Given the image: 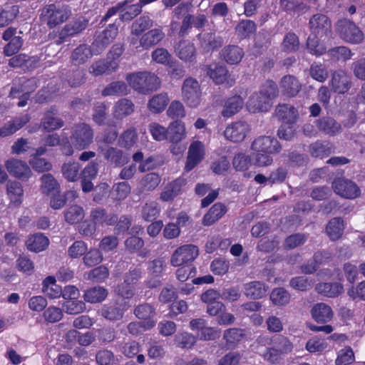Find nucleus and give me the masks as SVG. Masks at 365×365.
Segmentation results:
<instances>
[{
  "instance_id": "1",
  "label": "nucleus",
  "mask_w": 365,
  "mask_h": 365,
  "mask_svg": "<svg viewBox=\"0 0 365 365\" xmlns=\"http://www.w3.org/2000/svg\"><path fill=\"white\" fill-rule=\"evenodd\" d=\"M309 25L311 34L307 39V48L312 54L320 56L326 51L320 40L331 32V21L326 15L317 14L310 19Z\"/></svg>"
},
{
  "instance_id": "2",
  "label": "nucleus",
  "mask_w": 365,
  "mask_h": 365,
  "mask_svg": "<svg viewBox=\"0 0 365 365\" xmlns=\"http://www.w3.org/2000/svg\"><path fill=\"white\" fill-rule=\"evenodd\" d=\"M126 80L134 90L143 94L156 91L160 86V78L155 73L148 71L128 74Z\"/></svg>"
},
{
  "instance_id": "3",
  "label": "nucleus",
  "mask_w": 365,
  "mask_h": 365,
  "mask_svg": "<svg viewBox=\"0 0 365 365\" xmlns=\"http://www.w3.org/2000/svg\"><path fill=\"white\" fill-rule=\"evenodd\" d=\"M41 14L51 29L66 21L71 16V9L64 4H51L43 8Z\"/></svg>"
},
{
  "instance_id": "4",
  "label": "nucleus",
  "mask_w": 365,
  "mask_h": 365,
  "mask_svg": "<svg viewBox=\"0 0 365 365\" xmlns=\"http://www.w3.org/2000/svg\"><path fill=\"white\" fill-rule=\"evenodd\" d=\"M93 131L89 125L81 123L72 127L70 140L76 149L82 150L87 148L93 143Z\"/></svg>"
},
{
  "instance_id": "5",
  "label": "nucleus",
  "mask_w": 365,
  "mask_h": 365,
  "mask_svg": "<svg viewBox=\"0 0 365 365\" xmlns=\"http://www.w3.org/2000/svg\"><path fill=\"white\" fill-rule=\"evenodd\" d=\"M182 98L186 105L192 108H197L202 101V90L199 82L191 77L183 81L182 88Z\"/></svg>"
},
{
  "instance_id": "6",
  "label": "nucleus",
  "mask_w": 365,
  "mask_h": 365,
  "mask_svg": "<svg viewBox=\"0 0 365 365\" xmlns=\"http://www.w3.org/2000/svg\"><path fill=\"white\" fill-rule=\"evenodd\" d=\"M336 31L339 36L347 43L358 44L364 40L363 32L353 21L346 19L337 21Z\"/></svg>"
},
{
  "instance_id": "7",
  "label": "nucleus",
  "mask_w": 365,
  "mask_h": 365,
  "mask_svg": "<svg viewBox=\"0 0 365 365\" xmlns=\"http://www.w3.org/2000/svg\"><path fill=\"white\" fill-rule=\"evenodd\" d=\"M199 255L197 246L191 244L184 245L178 247L170 257V264L180 267L193 261Z\"/></svg>"
},
{
  "instance_id": "8",
  "label": "nucleus",
  "mask_w": 365,
  "mask_h": 365,
  "mask_svg": "<svg viewBox=\"0 0 365 365\" xmlns=\"http://www.w3.org/2000/svg\"><path fill=\"white\" fill-rule=\"evenodd\" d=\"M332 188L336 194L347 199H355L361 194L356 183L344 178L335 179L332 182Z\"/></svg>"
},
{
  "instance_id": "9",
  "label": "nucleus",
  "mask_w": 365,
  "mask_h": 365,
  "mask_svg": "<svg viewBox=\"0 0 365 365\" xmlns=\"http://www.w3.org/2000/svg\"><path fill=\"white\" fill-rule=\"evenodd\" d=\"M118 27L113 24L103 31L96 34L95 39L92 43L93 53L95 54L101 53L104 49L115 39L118 34Z\"/></svg>"
},
{
  "instance_id": "10",
  "label": "nucleus",
  "mask_w": 365,
  "mask_h": 365,
  "mask_svg": "<svg viewBox=\"0 0 365 365\" xmlns=\"http://www.w3.org/2000/svg\"><path fill=\"white\" fill-rule=\"evenodd\" d=\"M4 166L11 175L20 180H28L32 175V171L25 161L12 158L5 161Z\"/></svg>"
},
{
  "instance_id": "11",
  "label": "nucleus",
  "mask_w": 365,
  "mask_h": 365,
  "mask_svg": "<svg viewBox=\"0 0 365 365\" xmlns=\"http://www.w3.org/2000/svg\"><path fill=\"white\" fill-rule=\"evenodd\" d=\"M165 37L164 33L159 29H154L143 34L140 38L138 45V40L133 38L130 43L136 49L141 47L143 49H149L160 43Z\"/></svg>"
},
{
  "instance_id": "12",
  "label": "nucleus",
  "mask_w": 365,
  "mask_h": 365,
  "mask_svg": "<svg viewBox=\"0 0 365 365\" xmlns=\"http://www.w3.org/2000/svg\"><path fill=\"white\" fill-rule=\"evenodd\" d=\"M251 148L255 152L270 154L278 153L282 148L278 140L270 136L258 137L253 141Z\"/></svg>"
},
{
  "instance_id": "13",
  "label": "nucleus",
  "mask_w": 365,
  "mask_h": 365,
  "mask_svg": "<svg viewBox=\"0 0 365 365\" xmlns=\"http://www.w3.org/2000/svg\"><path fill=\"white\" fill-rule=\"evenodd\" d=\"M329 85L333 92L344 94L351 87V81L344 71L339 70L331 73Z\"/></svg>"
},
{
  "instance_id": "14",
  "label": "nucleus",
  "mask_w": 365,
  "mask_h": 365,
  "mask_svg": "<svg viewBox=\"0 0 365 365\" xmlns=\"http://www.w3.org/2000/svg\"><path fill=\"white\" fill-rule=\"evenodd\" d=\"M250 131V125L245 121H237L229 125L224 131L225 137L232 142L244 140Z\"/></svg>"
},
{
  "instance_id": "15",
  "label": "nucleus",
  "mask_w": 365,
  "mask_h": 365,
  "mask_svg": "<svg viewBox=\"0 0 365 365\" xmlns=\"http://www.w3.org/2000/svg\"><path fill=\"white\" fill-rule=\"evenodd\" d=\"M204 156L205 146L203 143L199 140L192 142L188 148L185 170L187 172L192 170L202 160Z\"/></svg>"
},
{
  "instance_id": "16",
  "label": "nucleus",
  "mask_w": 365,
  "mask_h": 365,
  "mask_svg": "<svg viewBox=\"0 0 365 365\" xmlns=\"http://www.w3.org/2000/svg\"><path fill=\"white\" fill-rule=\"evenodd\" d=\"M222 60L230 65H237L240 63L245 56L242 48L237 45L225 46L220 52Z\"/></svg>"
},
{
  "instance_id": "17",
  "label": "nucleus",
  "mask_w": 365,
  "mask_h": 365,
  "mask_svg": "<svg viewBox=\"0 0 365 365\" xmlns=\"http://www.w3.org/2000/svg\"><path fill=\"white\" fill-rule=\"evenodd\" d=\"M100 150L104 158L116 166H123L128 162V156L120 149L105 146L100 147Z\"/></svg>"
},
{
  "instance_id": "18",
  "label": "nucleus",
  "mask_w": 365,
  "mask_h": 365,
  "mask_svg": "<svg viewBox=\"0 0 365 365\" xmlns=\"http://www.w3.org/2000/svg\"><path fill=\"white\" fill-rule=\"evenodd\" d=\"M185 123L181 120H174L168 127L167 140L172 143H178L186 138Z\"/></svg>"
},
{
  "instance_id": "19",
  "label": "nucleus",
  "mask_w": 365,
  "mask_h": 365,
  "mask_svg": "<svg viewBox=\"0 0 365 365\" xmlns=\"http://www.w3.org/2000/svg\"><path fill=\"white\" fill-rule=\"evenodd\" d=\"M275 114L279 120L289 125L294 123L298 118L297 109L289 104L278 105L275 109Z\"/></svg>"
},
{
  "instance_id": "20",
  "label": "nucleus",
  "mask_w": 365,
  "mask_h": 365,
  "mask_svg": "<svg viewBox=\"0 0 365 365\" xmlns=\"http://www.w3.org/2000/svg\"><path fill=\"white\" fill-rule=\"evenodd\" d=\"M30 120V116L27 114L16 117L8 121L0 128V138L6 137L15 133Z\"/></svg>"
},
{
  "instance_id": "21",
  "label": "nucleus",
  "mask_w": 365,
  "mask_h": 365,
  "mask_svg": "<svg viewBox=\"0 0 365 365\" xmlns=\"http://www.w3.org/2000/svg\"><path fill=\"white\" fill-rule=\"evenodd\" d=\"M6 194L10 203L16 207L23 202L24 190L21 184L16 180H9L6 183Z\"/></svg>"
},
{
  "instance_id": "22",
  "label": "nucleus",
  "mask_w": 365,
  "mask_h": 365,
  "mask_svg": "<svg viewBox=\"0 0 365 365\" xmlns=\"http://www.w3.org/2000/svg\"><path fill=\"white\" fill-rule=\"evenodd\" d=\"M280 87L284 95L294 97L300 91L302 85L294 76L287 75L282 78Z\"/></svg>"
},
{
  "instance_id": "23",
  "label": "nucleus",
  "mask_w": 365,
  "mask_h": 365,
  "mask_svg": "<svg viewBox=\"0 0 365 365\" xmlns=\"http://www.w3.org/2000/svg\"><path fill=\"white\" fill-rule=\"evenodd\" d=\"M319 130L324 133L333 136L341 132V125L331 117H323L317 120Z\"/></svg>"
},
{
  "instance_id": "24",
  "label": "nucleus",
  "mask_w": 365,
  "mask_h": 365,
  "mask_svg": "<svg viewBox=\"0 0 365 365\" xmlns=\"http://www.w3.org/2000/svg\"><path fill=\"white\" fill-rule=\"evenodd\" d=\"M312 318L319 323L329 322L333 317L331 308L324 303H318L314 305L311 310Z\"/></svg>"
},
{
  "instance_id": "25",
  "label": "nucleus",
  "mask_w": 365,
  "mask_h": 365,
  "mask_svg": "<svg viewBox=\"0 0 365 365\" xmlns=\"http://www.w3.org/2000/svg\"><path fill=\"white\" fill-rule=\"evenodd\" d=\"M48 244L49 240L48 237L42 233L30 235L26 242V248L34 252L44 250L48 246Z\"/></svg>"
},
{
  "instance_id": "26",
  "label": "nucleus",
  "mask_w": 365,
  "mask_h": 365,
  "mask_svg": "<svg viewBox=\"0 0 365 365\" xmlns=\"http://www.w3.org/2000/svg\"><path fill=\"white\" fill-rule=\"evenodd\" d=\"M247 107L252 113L267 111L271 107V103H269L268 100L259 92L255 93L250 96Z\"/></svg>"
},
{
  "instance_id": "27",
  "label": "nucleus",
  "mask_w": 365,
  "mask_h": 365,
  "mask_svg": "<svg viewBox=\"0 0 365 365\" xmlns=\"http://www.w3.org/2000/svg\"><path fill=\"white\" fill-rule=\"evenodd\" d=\"M135 109L133 103L128 98H121L114 105L113 108V115L117 119H123L131 115Z\"/></svg>"
},
{
  "instance_id": "28",
  "label": "nucleus",
  "mask_w": 365,
  "mask_h": 365,
  "mask_svg": "<svg viewBox=\"0 0 365 365\" xmlns=\"http://www.w3.org/2000/svg\"><path fill=\"white\" fill-rule=\"evenodd\" d=\"M267 291L265 284L259 281H253L244 284V294L250 299H260Z\"/></svg>"
},
{
  "instance_id": "29",
  "label": "nucleus",
  "mask_w": 365,
  "mask_h": 365,
  "mask_svg": "<svg viewBox=\"0 0 365 365\" xmlns=\"http://www.w3.org/2000/svg\"><path fill=\"white\" fill-rule=\"evenodd\" d=\"M206 73L216 84H221L226 79L227 69L220 63H213L207 66Z\"/></svg>"
},
{
  "instance_id": "30",
  "label": "nucleus",
  "mask_w": 365,
  "mask_h": 365,
  "mask_svg": "<svg viewBox=\"0 0 365 365\" xmlns=\"http://www.w3.org/2000/svg\"><path fill=\"white\" fill-rule=\"evenodd\" d=\"M170 101L167 93H161L153 96L148 103V108L153 113L163 112Z\"/></svg>"
},
{
  "instance_id": "31",
  "label": "nucleus",
  "mask_w": 365,
  "mask_h": 365,
  "mask_svg": "<svg viewBox=\"0 0 365 365\" xmlns=\"http://www.w3.org/2000/svg\"><path fill=\"white\" fill-rule=\"evenodd\" d=\"M93 55V47L91 48L86 44L78 46L71 54L72 63L75 65H80L86 63Z\"/></svg>"
},
{
  "instance_id": "32",
  "label": "nucleus",
  "mask_w": 365,
  "mask_h": 365,
  "mask_svg": "<svg viewBox=\"0 0 365 365\" xmlns=\"http://www.w3.org/2000/svg\"><path fill=\"white\" fill-rule=\"evenodd\" d=\"M42 292L50 299H56L62 296V289L56 284L53 276H48L43 281Z\"/></svg>"
},
{
  "instance_id": "33",
  "label": "nucleus",
  "mask_w": 365,
  "mask_h": 365,
  "mask_svg": "<svg viewBox=\"0 0 365 365\" xmlns=\"http://www.w3.org/2000/svg\"><path fill=\"white\" fill-rule=\"evenodd\" d=\"M175 53L184 61H190L195 57V48L190 41H181L175 47Z\"/></svg>"
},
{
  "instance_id": "34",
  "label": "nucleus",
  "mask_w": 365,
  "mask_h": 365,
  "mask_svg": "<svg viewBox=\"0 0 365 365\" xmlns=\"http://www.w3.org/2000/svg\"><path fill=\"white\" fill-rule=\"evenodd\" d=\"M244 101L240 96H234L229 98L225 103L222 115L230 118L236 114L243 106Z\"/></svg>"
},
{
  "instance_id": "35",
  "label": "nucleus",
  "mask_w": 365,
  "mask_h": 365,
  "mask_svg": "<svg viewBox=\"0 0 365 365\" xmlns=\"http://www.w3.org/2000/svg\"><path fill=\"white\" fill-rule=\"evenodd\" d=\"M90 217L91 221L96 225H113L117 222L118 217L115 215H107L105 210L102 208H95L91 210Z\"/></svg>"
},
{
  "instance_id": "36",
  "label": "nucleus",
  "mask_w": 365,
  "mask_h": 365,
  "mask_svg": "<svg viewBox=\"0 0 365 365\" xmlns=\"http://www.w3.org/2000/svg\"><path fill=\"white\" fill-rule=\"evenodd\" d=\"M226 212L225 207L221 203H215L204 215L202 224L210 226L220 219Z\"/></svg>"
},
{
  "instance_id": "37",
  "label": "nucleus",
  "mask_w": 365,
  "mask_h": 365,
  "mask_svg": "<svg viewBox=\"0 0 365 365\" xmlns=\"http://www.w3.org/2000/svg\"><path fill=\"white\" fill-rule=\"evenodd\" d=\"M185 184L184 179H177L166 186L160 194V200L167 202L180 194L181 187Z\"/></svg>"
},
{
  "instance_id": "38",
  "label": "nucleus",
  "mask_w": 365,
  "mask_h": 365,
  "mask_svg": "<svg viewBox=\"0 0 365 365\" xmlns=\"http://www.w3.org/2000/svg\"><path fill=\"white\" fill-rule=\"evenodd\" d=\"M87 25L88 21L85 19H78L66 24L59 33L60 38L63 40L68 36H74L84 30Z\"/></svg>"
},
{
  "instance_id": "39",
  "label": "nucleus",
  "mask_w": 365,
  "mask_h": 365,
  "mask_svg": "<svg viewBox=\"0 0 365 365\" xmlns=\"http://www.w3.org/2000/svg\"><path fill=\"white\" fill-rule=\"evenodd\" d=\"M160 182V177L155 173H150L145 175L139 182V192H147L155 190Z\"/></svg>"
},
{
  "instance_id": "40",
  "label": "nucleus",
  "mask_w": 365,
  "mask_h": 365,
  "mask_svg": "<svg viewBox=\"0 0 365 365\" xmlns=\"http://www.w3.org/2000/svg\"><path fill=\"white\" fill-rule=\"evenodd\" d=\"M316 290L325 297H335L342 292L343 287L337 282H326L317 284Z\"/></svg>"
},
{
  "instance_id": "41",
  "label": "nucleus",
  "mask_w": 365,
  "mask_h": 365,
  "mask_svg": "<svg viewBox=\"0 0 365 365\" xmlns=\"http://www.w3.org/2000/svg\"><path fill=\"white\" fill-rule=\"evenodd\" d=\"M118 67V64L115 62L108 63L101 60L94 62L89 68L90 73L95 76L103 74H108L114 71Z\"/></svg>"
},
{
  "instance_id": "42",
  "label": "nucleus",
  "mask_w": 365,
  "mask_h": 365,
  "mask_svg": "<svg viewBox=\"0 0 365 365\" xmlns=\"http://www.w3.org/2000/svg\"><path fill=\"white\" fill-rule=\"evenodd\" d=\"M344 221L339 217L331 219L326 227V232L331 240L339 239L344 232Z\"/></svg>"
},
{
  "instance_id": "43",
  "label": "nucleus",
  "mask_w": 365,
  "mask_h": 365,
  "mask_svg": "<svg viewBox=\"0 0 365 365\" xmlns=\"http://www.w3.org/2000/svg\"><path fill=\"white\" fill-rule=\"evenodd\" d=\"M80 169L81 166L78 162L69 161L63 164L61 173L68 181L75 182L79 178Z\"/></svg>"
},
{
  "instance_id": "44",
  "label": "nucleus",
  "mask_w": 365,
  "mask_h": 365,
  "mask_svg": "<svg viewBox=\"0 0 365 365\" xmlns=\"http://www.w3.org/2000/svg\"><path fill=\"white\" fill-rule=\"evenodd\" d=\"M64 125L62 119L53 116L51 113L47 112L41 119L40 126L44 131L51 132L61 128Z\"/></svg>"
},
{
  "instance_id": "45",
  "label": "nucleus",
  "mask_w": 365,
  "mask_h": 365,
  "mask_svg": "<svg viewBox=\"0 0 365 365\" xmlns=\"http://www.w3.org/2000/svg\"><path fill=\"white\" fill-rule=\"evenodd\" d=\"M108 295V292L102 287H94L88 289L84 295V299L90 303H98L103 301Z\"/></svg>"
},
{
  "instance_id": "46",
  "label": "nucleus",
  "mask_w": 365,
  "mask_h": 365,
  "mask_svg": "<svg viewBox=\"0 0 365 365\" xmlns=\"http://www.w3.org/2000/svg\"><path fill=\"white\" fill-rule=\"evenodd\" d=\"M200 43L205 51H210L220 48L223 43V40L220 36L207 33L203 35Z\"/></svg>"
},
{
  "instance_id": "47",
  "label": "nucleus",
  "mask_w": 365,
  "mask_h": 365,
  "mask_svg": "<svg viewBox=\"0 0 365 365\" xmlns=\"http://www.w3.org/2000/svg\"><path fill=\"white\" fill-rule=\"evenodd\" d=\"M125 309L117 304L105 305L101 309V314L110 321L120 320L123 318Z\"/></svg>"
},
{
  "instance_id": "48",
  "label": "nucleus",
  "mask_w": 365,
  "mask_h": 365,
  "mask_svg": "<svg viewBox=\"0 0 365 365\" xmlns=\"http://www.w3.org/2000/svg\"><path fill=\"white\" fill-rule=\"evenodd\" d=\"M41 190L44 194L49 195L58 190V182L50 173L43 175L41 178Z\"/></svg>"
},
{
  "instance_id": "49",
  "label": "nucleus",
  "mask_w": 365,
  "mask_h": 365,
  "mask_svg": "<svg viewBox=\"0 0 365 365\" xmlns=\"http://www.w3.org/2000/svg\"><path fill=\"white\" fill-rule=\"evenodd\" d=\"M256 29L257 26L254 21L251 20H242L237 25L235 31L240 38H245L254 34Z\"/></svg>"
},
{
  "instance_id": "50",
  "label": "nucleus",
  "mask_w": 365,
  "mask_h": 365,
  "mask_svg": "<svg viewBox=\"0 0 365 365\" xmlns=\"http://www.w3.org/2000/svg\"><path fill=\"white\" fill-rule=\"evenodd\" d=\"M137 140L138 133L136 129L130 128L121 134L118 143L121 147L129 149L136 143Z\"/></svg>"
},
{
  "instance_id": "51",
  "label": "nucleus",
  "mask_w": 365,
  "mask_h": 365,
  "mask_svg": "<svg viewBox=\"0 0 365 365\" xmlns=\"http://www.w3.org/2000/svg\"><path fill=\"white\" fill-rule=\"evenodd\" d=\"M272 346L282 355L289 353L293 349L292 342L287 337L283 335H277L272 338Z\"/></svg>"
},
{
  "instance_id": "52",
  "label": "nucleus",
  "mask_w": 365,
  "mask_h": 365,
  "mask_svg": "<svg viewBox=\"0 0 365 365\" xmlns=\"http://www.w3.org/2000/svg\"><path fill=\"white\" fill-rule=\"evenodd\" d=\"M84 210L79 205H73L68 208L64 213L65 220L69 224H76L83 219Z\"/></svg>"
},
{
  "instance_id": "53",
  "label": "nucleus",
  "mask_w": 365,
  "mask_h": 365,
  "mask_svg": "<svg viewBox=\"0 0 365 365\" xmlns=\"http://www.w3.org/2000/svg\"><path fill=\"white\" fill-rule=\"evenodd\" d=\"M270 299L276 306H285L290 300V294L284 288H275L270 294Z\"/></svg>"
},
{
  "instance_id": "54",
  "label": "nucleus",
  "mask_w": 365,
  "mask_h": 365,
  "mask_svg": "<svg viewBox=\"0 0 365 365\" xmlns=\"http://www.w3.org/2000/svg\"><path fill=\"white\" fill-rule=\"evenodd\" d=\"M128 93V87L124 82L116 81L113 82L108 85L103 91L102 95L103 96H113V95H126Z\"/></svg>"
},
{
  "instance_id": "55",
  "label": "nucleus",
  "mask_w": 365,
  "mask_h": 365,
  "mask_svg": "<svg viewBox=\"0 0 365 365\" xmlns=\"http://www.w3.org/2000/svg\"><path fill=\"white\" fill-rule=\"evenodd\" d=\"M259 93L272 104V101L278 96L277 85L273 81H267L261 87Z\"/></svg>"
},
{
  "instance_id": "56",
  "label": "nucleus",
  "mask_w": 365,
  "mask_h": 365,
  "mask_svg": "<svg viewBox=\"0 0 365 365\" xmlns=\"http://www.w3.org/2000/svg\"><path fill=\"white\" fill-rule=\"evenodd\" d=\"M328 55L333 61H345L351 58L352 53L346 46H337L328 51Z\"/></svg>"
},
{
  "instance_id": "57",
  "label": "nucleus",
  "mask_w": 365,
  "mask_h": 365,
  "mask_svg": "<svg viewBox=\"0 0 365 365\" xmlns=\"http://www.w3.org/2000/svg\"><path fill=\"white\" fill-rule=\"evenodd\" d=\"M155 324V321L148 320L146 322H133L128 324V331L132 335H138L144 331L150 329Z\"/></svg>"
},
{
  "instance_id": "58",
  "label": "nucleus",
  "mask_w": 365,
  "mask_h": 365,
  "mask_svg": "<svg viewBox=\"0 0 365 365\" xmlns=\"http://www.w3.org/2000/svg\"><path fill=\"white\" fill-rule=\"evenodd\" d=\"M160 212L159 205L155 202L146 203L142 209V217L148 222L157 218Z\"/></svg>"
},
{
  "instance_id": "59",
  "label": "nucleus",
  "mask_w": 365,
  "mask_h": 365,
  "mask_svg": "<svg viewBox=\"0 0 365 365\" xmlns=\"http://www.w3.org/2000/svg\"><path fill=\"white\" fill-rule=\"evenodd\" d=\"M167 115L173 119L182 118L185 116V108L182 103L175 100L172 101L167 110Z\"/></svg>"
},
{
  "instance_id": "60",
  "label": "nucleus",
  "mask_w": 365,
  "mask_h": 365,
  "mask_svg": "<svg viewBox=\"0 0 365 365\" xmlns=\"http://www.w3.org/2000/svg\"><path fill=\"white\" fill-rule=\"evenodd\" d=\"M112 192L113 199L120 201L125 199L130 194V186L127 182H120L113 186Z\"/></svg>"
},
{
  "instance_id": "61",
  "label": "nucleus",
  "mask_w": 365,
  "mask_h": 365,
  "mask_svg": "<svg viewBox=\"0 0 365 365\" xmlns=\"http://www.w3.org/2000/svg\"><path fill=\"white\" fill-rule=\"evenodd\" d=\"M175 342L177 346L182 349H190L196 342L195 337L188 332H182L175 336Z\"/></svg>"
},
{
  "instance_id": "62",
  "label": "nucleus",
  "mask_w": 365,
  "mask_h": 365,
  "mask_svg": "<svg viewBox=\"0 0 365 365\" xmlns=\"http://www.w3.org/2000/svg\"><path fill=\"white\" fill-rule=\"evenodd\" d=\"M153 25V21L148 16H141L132 24L131 34L138 36Z\"/></svg>"
},
{
  "instance_id": "63",
  "label": "nucleus",
  "mask_w": 365,
  "mask_h": 365,
  "mask_svg": "<svg viewBox=\"0 0 365 365\" xmlns=\"http://www.w3.org/2000/svg\"><path fill=\"white\" fill-rule=\"evenodd\" d=\"M148 130L155 140L163 141L167 140L168 128L153 122L149 125Z\"/></svg>"
},
{
  "instance_id": "64",
  "label": "nucleus",
  "mask_w": 365,
  "mask_h": 365,
  "mask_svg": "<svg viewBox=\"0 0 365 365\" xmlns=\"http://www.w3.org/2000/svg\"><path fill=\"white\" fill-rule=\"evenodd\" d=\"M354 354L351 347L346 346L338 352L336 365H349L354 361Z\"/></svg>"
}]
</instances>
